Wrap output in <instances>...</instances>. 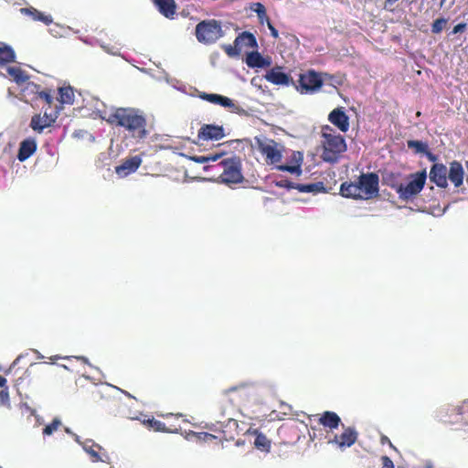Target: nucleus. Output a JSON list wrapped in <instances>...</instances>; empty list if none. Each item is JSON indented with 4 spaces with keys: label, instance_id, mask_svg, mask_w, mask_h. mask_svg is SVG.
<instances>
[{
    "label": "nucleus",
    "instance_id": "nucleus-21",
    "mask_svg": "<svg viewBox=\"0 0 468 468\" xmlns=\"http://www.w3.org/2000/svg\"><path fill=\"white\" fill-rule=\"evenodd\" d=\"M341 422L340 417L334 411L326 410L318 418V423L330 431L336 430Z\"/></svg>",
    "mask_w": 468,
    "mask_h": 468
},
{
    "label": "nucleus",
    "instance_id": "nucleus-7",
    "mask_svg": "<svg viewBox=\"0 0 468 468\" xmlns=\"http://www.w3.org/2000/svg\"><path fill=\"white\" fill-rule=\"evenodd\" d=\"M221 169L219 178L221 182L230 185L241 183L244 179L241 172V161L238 156L223 159L218 165Z\"/></svg>",
    "mask_w": 468,
    "mask_h": 468
},
{
    "label": "nucleus",
    "instance_id": "nucleus-5",
    "mask_svg": "<svg viewBox=\"0 0 468 468\" xmlns=\"http://www.w3.org/2000/svg\"><path fill=\"white\" fill-rule=\"evenodd\" d=\"M323 160L334 164L338 161L340 155L346 152V144L340 134L323 133Z\"/></svg>",
    "mask_w": 468,
    "mask_h": 468
},
{
    "label": "nucleus",
    "instance_id": "nucleus-25",
    "mask_svg": "<svg viewBox=\"0 0 468 468\" xmlns=\"http://www.w3.org/2000/svg\"><path fill=\"white\" fill-rule=\"evenodd\" d=\"M154 5L158 11L166 18L174 17L176 10L175 0H154Z\"/></svg>",
    "mask_w": 468,
    "mask_h": 468
},
{
    "label": "nucleus",
    "instance_id": "nucleus-40",
    "mask_svg": "<svg viewBox=\"0 0 468 468\" xmlns=\"http://www.w3.org/2000/svg\"><path fill=\"white\" fill-rule=\"evenodd\" d=\"M275 186L286 189H296L297 184L288 179H281L275 182Z\"/></svg>",
    "mask_w": 468,
    "mask_h": 468
},
{
    "label": "nucleus",
    "instance_id": "nucleus-33",
    "mask_svg": "<svg viewBox=\"0 0 468 468\" xmlns=\"http://www.w3.org/2000/svg\"><path fill=\"white\" fill-rule=\"evenodd\" d=\"M145 424L154 431L174 432L176 430L166 429L165 423L160 420L151 419L145 421Z\"/></svg>",
    "mask_w": 468,
    "mask_h": 468
},
{
    "label": "nucleus",
    "instance_id": "nucleus-16",
    "mask_svg": "<svg viewBox=\"0 0 468 468\" xmlns=\"http://www.w3.org/2000/svg\"><path fill=\"white\" fill-rule=\"evenodd\" d=\"M328 121L343 133L349 130V117L343 107L334 109L328 115Z\"/></svg>",
    "mask_w": 468,
    "mask_h": 468
},
{
    "label": "nucleus",
    "instance_id": "nucleus-46",
    "mask_svg": "<svg viewBox=\"0 0 468 468\" xmlns=\"http://www.w3.org/2000/svg\"><path fill=\"white\" fill-rule=\"evenodd\" d=\"M424 154L426 155V157L429 159V161L431 162H436L438 160V156L436 154H434L433 153H431L429 148L427 149V152L424 153Z\"/></svg>",
    "mask_w": 468,
    "mask_h": 468
},
{
    "label": "nucleus",
    "instance_id": "nucleus-9",
    "mask_svg": "<svg viewBox=\"0 0 468 468\" xmlns=\"http://www.w3.org/2000/svg\"><path fill=\"white\" fill-rule=\"evenodd\" d=\"M324 80L321 75L314 69H309L299 75L295 89L301 94H313L317 92L323 86Z\"/></svg>",
    "mask_w": 468,
    "mask_h": 468
},
{
    "label": "nucleus",
    "instance_id": "nucleus-22",
    "mask_svg": "<svg viewBox=\"0 0 468 468\" xmlns=\"http://www.w3.org/2000/svg\"><path fill=\"white\" fill-rule=\"evenodd\" d=\"M447 175V177L454 185L455 187H459L463 185L464 172L460 162L452 161L450 164V169Z\"/></svg>",
    "mask_w": 468,
    "mask_h": 468
},
{
    "label": "nucleus",
    "instance_id": "nucleus-11",
    "mask_svg": "<svg viewBox=\"0 0 468 468\" xmlns=\"http://www.w3.org/2000/svg\"><path fill=\"white\" fill-rule=\"evenodd\" d=\"M438 420L445 425L463 424L460 405L441 407L436 415Z\"/></svg>",
    "mask_w": 468,
    "mask_h": 468
},
{
    "label": "nucleus",
    "instance_id": "nucleus-43",
    "mask_svg": "<svg viewBox=\"0 0 468 468\" xmlns=\"http://www.w3.org/2000/svg\"><path fill=\"white\" fill-rule=\"evenodd\" d=\"M381 463L383 468H395V465L392 462V460L388 456H382L381 457Z\"/></svg>",
    "mask_w": 468,
    "mask_h": 468
},
{
    "label": "nucleus",
    "instance_id": "nucleus-30",
    "mask_svg": "<svg viewBox=\"0 0 468 468\" xmlns=\"http://www.w3.org/2000/svg\"><path fill=\"white\" fill-rule=\"evenodd\" d=\"M58 101L61 104H73L75 95L71 87H62L58 89Z\"/></svg>",
    "mask_w": 468,
    "mask_h": 468
},
{
    "label": "nucleus",
    "instance_id": "nucleus-45",
    "mask_svg": "<svg viewBox=\"0 0 468 468\" xmlns=\"http://www.w3.org/2000/svg\"><path fill=\"white\" fill-rule=\"evenodd\" d=\"M267 26H268V28H269V29H270V31H271V35L274 38H278V37H279V32H278V30L273 27V25L271 24V21H268Z\"/></svg>",
    "mask_w": 468,
    "mask_h": 468
},
{
    "label": "nucleus",
    "instance_id": "nucleus-20",
    "mask_svg": "<svg viewBox=\"0 0 468 468\" xmlns=\"http://www.w3.org/2000/svg\"><path fill=\"white\" fill-rule=\"evenodd\" d=\"M37 148L36 139L29 137L23 140L19 144V149L17 153V159L20 162H24L28 159Z\"/></svg>",
    "mask_w": 468,
    "mask_h": 468
},
{
    "label": "nucleus",
    "instance_id": "nucleus-15",
    "mask_svg": "<svg viewBox=\"0 0 468 468\" xmlns=\"http://www.w3.org/2000/svg\"><path fill=\"white\" fill-rule=\"evenodd\" d=\"M448 170L445 165L435 163L430 170L429 177L431 182L434 183L438 187L446 188L448 186Z\"/></svg>",
    "mask_w": 468,
    "mask_h": 468
},
{
    "label": "nucleus",
    "instance_id": "nucleus-6",
    "mask_svg": "<svg viewBox=\"0 0 468 468\" xmlns=\"http://www.w3.org/2000/svg\"><path fill=\"white\" fill-rule=\"evenodd\" d=\"M195 35L198 42L210 45L223 36L221 23L216 19H207L196 26Z\"/></svg>",
    "mask_w": 468,
    "mask_h": 468
},
{
    "label": "nucleus",
    "instance_id": "nucleus-24",
    "mask_svg": "<svg viewBox=\"0 0 468 468\" xmlns=\"http://www.w3.org/2000/svg\"><path fill=\"white\" fill-rule=\"evenodd\" d=\"M20 12L22 15L30 16L32 20L40 21L47 26L53 22V18L50 15H46L32 6L23 7L20 9Z\"/></svg>",
    "mask_w": 468,
    "mask_h": 468
},
{
    "label": "nucleus",
    "instance_id": "nucleus-10",
    "mask_svg": "<svg viewBox=\"0 0 468 468\" xmlns=\"http://www.w3.org/2000/svg\"><path fill=\"white\" fill-rule=\"evenodd\" d=\"M238 421L234 419H229L224 424H222L221 437L218 438V436L208 432H197L196 433V436L198 441L205 442L213 441L218 439L219 440V441H222L223 440L230 441L234 439L235 434H238Z\"/></svg>",
    "mask_w": 468,
    "mask_h": 468
},
{
    "label": "nucleus",
    "instance_id": "nucleus-17",
    "mask_svg": "<svg viewBox=\"0 0 468 468\" xmlns=\"http://www.w3.org/2000/svg\"><path fill=\"white\" fill-rule=\"evenodd\" d=\"M197 136L201 140H220L225 136V133L222 126L204 124L200 127Z\"/></svg>",
    "mask_w": 468,
    "mask_h": 468
},
{
    "label": "nucleus",
    "instance_id": "nucleus-28",
    "mask_svg": "<svg viewBox=\"0 0 468 468\" xmlns=\"http://www.w3.org/2000/svg\"><path fill=\"white\" fill-rule=\"evenodd\" d=\"M400 173L387 172L382 176L383 184L389 186L398 194L402 184L400 181Z\"/></svg>",
    "mask_w": 468,
    "mask_h": 468
},
{
    "label": "nucleus",
    "instance_id": "nucleus-47",
    "mask_svg": "<svg viewBox=\"0 0 468 468\" xmlns=\"http://www.w3.org/2000/svg\"><path fill=\"white\" fill-rule=\"evenodd\" d=\"M380 441L382 444H386L388 443L391 448H394L392 442L390 441V440L385 436V435H382L381 438H380Z\"/></svg>",
    "mask_w": 468,
    "mask_h": 468
},
{
    "label": "nucleus",
    "instance_id": "nucleus-19",
    "mask_svg": "<svg viewBox=\"0 0 468 468\" xmlns=\"http://www.w3.org/2000/svg\"><path fill=\"white\" fill-rule=\"evenodd\" d=\"M265 79L275 85H290L291 83H293L292 79L290 77V75L284 73L282 71L281 67H275L270 69L266 75Z\"/></svg>",
    "mask_w": 468,
    "mask_h": 468
},
{
    "label": "nucleus",
    "instance_id": "nucleus-38",
    "mask_svg": "<svg viewBox=\"0 0 468 468\" xmlns=\"http://www.w3.org/2000/svg\"><path fill=\"white\" fill-rule=\"evenodd\" d=\"M446 24H447V19H445L443 17L435 19L431 25V32L433 34L441 33L442 31V29L444 28V27L446 26Z\"/></svg>",
    "mask_w": 468,
    "mask_h": 468
},
{
    "label": "nucleus",
    "instance_id": "nucleus-23",
    "mask_svg": "<svg viewBox=\"0 0 468 468\" xmlns=\"http://www.w3.org/2000/svg\"><path fill=\"white\" fill-rule=\"evenodd\" d=\"M246 434L255 436L254 446L257 450L263 452H269L271 451V441L262 432L259 431L258 430L250 428L246 431Z\"/></svg>",
    "mask_w": 468,
    "mask_h": 468
},
{
    "label": "nucleus",
    "instance_id": "nucleus-12",
    "mask_svg": "<svg viewBox=\"0 0 468 468\" xmlns=\"http://www.w3.org/2000/svg\"><path fill=\"white\" fill-rule=\"evenodd\" d=\"M343 426V431L341 434H335L330 440L328 443L335 444L341 450L349 448L356 443L358 438V432L355 427Z\"/></svg>",
    "mask_w": 468,
    "mask_h": 468
},
{
    "label": "nucleus",
    "instance_id": "nucleus-31",
    "mask_svg": "<svg viewBox=\"0 0 468 468\" xmlns=\"http://www.w3.org/2000/svg\"><path fill=\"white\" fill-rule=\"evenodd\" d=\"M7 72L18 85L25 83L29 79L25 70L18 67H10L7 69Z\"/></svg>",
    "mask_w": 468,
    "mask_h": 468
},
{
    "label": "nucleus",
    "instance_id": "nucleus-48",
    "mask_svg": "<svg viewBox=\"0 0 468 468\" xmlns=\"http://www.w3.org/2000/svg\"><path fill=\"white\" fill-rule=\"evenodd\" d=\"M6 378L3 376H0V388H8L6 386Z\"/></svg>",
    "mask_w": 468,
    "mask_h": 468
},
{
    "label": "nucleus",
    "instance_id": "nucleus-35",
    "mask_svg": "<svg viewBox=\"0 0 468 468\" xmlns=\"http://www.w3.org/2000/svg\"><path fill=\"white\" fill-rule=\"evenodd\" d=\"M407 145L410 149H414L416 153L424 154L427 152L428 144L426 143L415 140H409Z\"/></svg>",
    "mask_w": 468,
    "mask_h": 468
},
{
    "label": "nucleus",
    "instance_id": "nucleus-2",
    "mask_svg": "<svg viewBox=\"0 0 468 468\" xmlns=\"http://www.w3.org/2000/svg\"><path fill=\"white\" fill-rule=\"evenodd\" d=\"M107 121L112 125L123 128L136 140H144L148 135L145 117L133 108H118Z\"/></svg>",
    "mask_w": 468,
    "mask_h": 468
},
{
    "label": "nucleus",
    "instance_id": "nucleus-42",
    "mask_svg": "<svg viewBox=\"0 0 468 468\" xmlns=\"http://www.w3.org/2000/svg\"><path fill=\"white\" fill-rule=\"evenodd\" d=\"M8 402H9V392H8V388H5L0 391V404L5 405Z\"/></svg>",
    "mask_w": 468,
    "mask_h": 468
},
{
    "label": "nucleus",
    "instance_id": "nucleus-4",
    "mask_svg": "<svg viewBox=\"0 0 468 468\" xmlns=\"http://www.w3.org/2000/svg\"><path fill=\"white\" fill-rule=\"evenodd\" d=\"M407 180L406 184H401L398 192L399 198L404 202L413 201L422 191L427 180L426 170L410 174Z\"/></svg>",
    "mask_w": 468,
    "mask_h": 468
},
{
    "label": "nucleus",
    "instance_id": "nucleus-41",
    "mask_svg": "<svg viewBox=\"0 0 468 468\" xmlns=\"http://www.w3.org/2000/svg\"><path fill=\"white\" fill-rule=\"evenodd\" d=\"M460 408H461L462 416L463 419V425H468V399L463 401L460 404Z\"/></svg>",
    "mask_w": 468,
    "mask_h": 468
},
{
    "label": "nucleus",
    "instance_id": "nucleus-36",
    "mask_svg": "<svg viewBox=\"0 0 468 468\" xmlns=\"http://www.w3.org/2000/svg\"><path fill=\"white\" fill-rule=\"evenodd\" d=\"M61 426V421L59 419L55 418L51 423L48 424L43 429V434L45 436L52 435L54 431H56Z\"/></svg>",
    "mask_w": 468,
    "mask_h": 468
},
{
    "label": "nucleus",
    "instance_id": "nucleus-27",
    "mask_svg": "<svg viewBox=\"0 0 468 468\" xmlns=\"http://www.w3.org/2000/svg\"><path fill=\"white\" fill-rule=\"evenodd\" d=\"M83 449L88 454H90L92 462H94V463L108 462V460H109V456L107 454H104L105 458L101 457L99 454V451L102 450L101 446L94 443L91 441H86L83 445Z\"/></svg>",
    "mask_w": 468,
    "mask_h": 468
},
{
    "label": "nucleus",
    "instance_id": "nucleus-32",
    "mask_svg": "<svg viewBox=\"0 0 468 468\" xmlns=\"http://www.w3.org/2000/svg\"><path fill=\"white\" fill-rule=\"evenodd\" d=\"M296 189L302 193H317L324 189L322 182L314 184H297Z\"/></svg>",
    "mask_w": 468,
    "mask_h": 468
},
{
    "label": "nucleus",
    "instance_id": "nucleus-1",
    "mask_svg": "<svg viewBox=\"0 0 468 468\" xmlns=\"http://www.w3.org/2000/svg\"><path fill=\"white\" fill-rule=\"evenodd\" d=\"M259 151L265 156L267 164L275 165L277 170L300 176L302 174L303 154L292 152L289 164L279 165L282 159V146L274 140L257 141Z\"/></svg>",
    "mask_w": 468,
    "mask_h": 468
},
{
    "label": "nucleus",
    "instance_id": "nucleus-8",
    "mask_svg": "<svg viewBox=\"0 0 468 468\" xmlns=\"http://www.w3.org/2000/svg\"><path fill=\"white\" fill-rule=\"evenodd\" d=\"M257 49L258 43L255 36L248 31L240 33L234 40V45H224L223 49L230 57H238L241 52H249L248 49Z\"/></svg>",
    "mask_w": 468,
    "mask_h": 468
},
{
    "label": "nucleus",
    "instance_id": "nucleus-44",
    "mask_svg": "<svg viewBox=\"0 0 468 468\" xmlns=\"http://www.w3.org/2000/svg\"><path fill=\"white\" fill-rule=\"evenodd\" d=\"M466 23H460L458 25H456L452 31V34H458V33H462L465 30L466 28Z\"/></svg>",
    "mask_w": 468,
    "mask_h": 468
},
{
    "label": "nucleus",
    "instance_id": "nucleus-50",
    "mask_svg": "<svg viewBox=\"0 0 468 468\" xmlns=\"http://www.w3.org/2000/svg\"><path fill=\"white\" fill-rule=\"evenodd\" d=\"M111 468H114V467H111Z\"/></svg>",
    "mask_w": 468,
    "mask_h": 468
},
{
    "label": "nucleus",
    "instance_id": "nucleus-49",
    "mask_svg": "<svg viewBox=\"0 0 468 468\" xmlns=\"http://www.w3.org/2000/svg\"><path fill=\"white\" fill-rule=\"evenodd\" d=\"M236 444L237 445H241V444H243V442H240L239 441H238Z\"/></svg>",
    "mask_w": 468,
    "mask_h": 468
},
{
    "label": "nucleus",
    "instance_id": "nucleus-37",
    "mask_svg": "<svg viewBox=\"0 0 468 468\" xmlns=\"http://www.w3.org/2000/svg\"><path fill=\"white\" fill-rule=\"evenodd\" d=\"M35 87L37 88V91L36 93L37 94V96L42 99L43 101H45V102L50 107L53 103V97L51 95V90H38L39 89V85H37L35 84Z\"/></svg>",
    "mask_w": 468,
    "mask_h": 468
},
{
    "label": "nucleus",
    "instance_id": "nucleus-18",
    "mask_svg": "<svg viewBox=\"0 0 468 468\" xmlns=\"http://www.w3.org/2000/svg\"><path fill=\"white\" fill-rule=\"evenodd\" d=\"M142 164V158L139 155H134L126 158L122 163L116 166L115 172L118 176L123 177L135 172Z\"/></svg>",
    "mask_w": 468,
    "mask_h": 468
},
{
    "label": "nucleus",
    "instance_id": "nucleus-34",
    "mask_svg": "<svg viewBox=\"0 0 468 468\" xmlns=\"http://www.w3.org/2000/svg\"><path fill=\"white\" fill-rule=\"evenodd\" d=\"M254 6L255 7L253 8V11L257 14L259 20L261 24H263L264 22H266L267 24L268 21H271L267 16L265 6L261 3H256Z\"/></svg>",
    "mask_w": 468,
    "mask_h": 468
},
{
    "label": "nucleus",
    "instance_id": "nucleus-39",
    "mask_svg": "<svg viewBox=\"0 0 468 468\" xmlns=\"http://www.w3.org/2000/svg\"><path fill=\"white\" fill-rule=\"evenodd\" d=\"M220 157V154L207 155V156H192L191 159L196 163L204 164L210 160L216 161Z\"/></svg>",
    "mask_w": 468,
    "mask_h": 468
},
{
    "label": "nucleus",
    "instance_id": "nucleus-14",
    "mask_svg": "<svg viewBox=\"0 0 468 468\" xmlns=\"http://www.w3.org/2000/svg\"><path fill=\"white\" fill-rule=\"evenodd\" d=\"M58 118V112L53 116L52 114H48L47 112L41 114H35L32 116L30 120V128L37 133H43L45 128H48L53 125Z\"/></svg>",
    "mask_w": 468,
    "mask_h": 468
},
{
    "label": "nucleus",
    "instance_id": "nucleus-26",
    "mask_svg": "<svg viewBox=\"0 0 468 468\" xmlns=\"http://www.w3.org/2000/svg\"><path fill=\"white\" fill-rule=\"evenodd\" d=\"M245 62L250 68H264L271 64L257 50L247 52Z\"/></svg>",
    "mask_w": 468,
    "mask_h": 468
},
{
    "label": "nucleus",
    "instance_id": "nucleus-3",
    "mask_svg": "<svg viewBox=\"0 0 468 468\" xmlns=\"http://www.w3.org/2000/svg\"><path fill=\"white\" fill-rule=\"evenodd\" d=\"M379 177L376 173H362L357 181H346L340 186V194L353 199H371L378 196Z\"/></svg>",
    "mask_w": 468,
    "mask_h": 468
},
{
    "label": "nucleus",
    "instance_id": "nucleus-13",
    "mask_svg": "<svg viewBox=\"0 0 468 468\" xmlns=\"http://www.w3.org/2000/svg\"><path fill=\"white\" fill-rule=\"evenodd\" d=\"M198 97L210 103L228 108L230 112L239 113L243 111L240 106L235 104L231 99L220 94L201 92Z\"/></svg>",
    "mask_w": 468,
    "mask_h": 468
},
{
    "label": "nucleus",
    "instance_id": "nucleus-29",
    "mask_svg": "<svg viewBox=\"0 0 468 468\" xmlns=\"http://www.w3.org/2000/svg\"><path fill=\"white\" fill-rule=\"evenodd\" d=\"M16 54L14 49L7 45L0 47V66L6 65L15 61Z\"/></svg>",
    "mask_w": 468,
    "mask_h": 468
}]
</instances>
